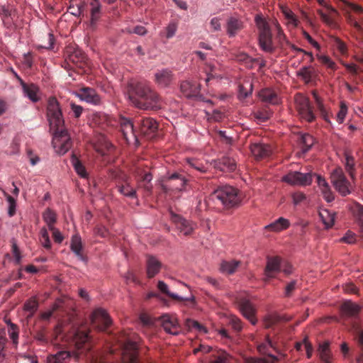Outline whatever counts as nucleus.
<instances>
[{
    "instance_id": "obj_3",
    "label": "nucleus",
    "mask_w": 363,
    "mask_h": 363,
    "mask_svg": "<svg viewBox=\"0 0 363 363\" xmlns=\"http://www.w3.org/2000/svg\"><path fill=\"white\" fill-rule=\"evenodd\" d=\"M212 197L225 209L238 207L242 199V196L238 189L227 184L218 186L213 192Z\"/></svg>"
},
{
    "instance_id": "obj_20",
    "label": "nucleus",
    "mask_w": 363,
    "mask_h": 363,
    "mask_svg": "<svg viewBox=\"0 0 363 363\" xmlns=\"http://www.w3.org/2000/svg\"><path fill=\"white\" fill-rule=\"evenodd\" d=\"M160 321L164 330L172 335H177L180 332V326L174 316L164 314L160 317Z\"/></svg>"
},
{
    "instance_id": "obj_58",
    "label": "nucleus",
    "mask_w": 363,
    "mask_h": 363,
    "mask_svg": "<svg viewBox=\"0 0 363 363\" xmlns=\"http://www.w3.org/2000/svg\"><path fill=\"white\" fill-rule=\"evenodd\" d=\"M187 162L191 167L199 172H205L206 171L205 166L198 160L188 159Z\"/></svg>"
},
{
    "instance_id": "obj_42",
    "label": "nucleus",
    "mask_w": 363,
    "mask_h": 363,
    "mask_svg": "<svg viewBox=\"0 0 363 363\" xmlns=\"http://www.w3.org/2000/svg\"><path fill=\"white\" fill-rule=\"evenodd\" d=\"M118 191L125 196L136 198L135 189L127 182L118 186Z\"/></svg>"
},
{
    "instance_id": "obj_23",
    "label": "nucleus",
    "mask_w": 363,
    "mask_h": 363,
    "mask_svg": "<svg viewBox=\"0 0 363 363\" xmlns=\"http://www.w3.org/2000/svg\"><path fill=\"white\" fill-rule=\"evenodd\" d=\"M174 79L172 72L169 69L158 70L155 74V82L160 87H167Z\"/></svg>"
},
{
    "instance_id": "obj_13",
    "label": "nucleus",
    "mask_w": 363,
    "mask_h": 363,
    "mask_svg": "<svg viewBox=\"0 0 363 363\" xmlns=\"http://www.w3.org/2000/svg\"><path fill=\"white\" fill-rule=\"evenodd\" d=\"M135 123L138 125L142 135L147 137H152L153 134L158 128V124L156 121L150 117H140L135 119Z\"/></svg>"
},
{
    "instance_id": "obj_16",
    "label": "nucleus",
    "mask_w": 363,
    "mask_h": 363,
    "mask_svg": "<svg viewBox=\"0 0 363 363\" xmlns=\"http://www.w3.org/2000/svg\"><path fill=\"white\" fill-rule=\"evenodd\" d=\"M186 182L187 180L183 175L174 173L169 177L167 184L163 186V189L166 192L169 190L182 191L185 188Z\"/></svg>"
},
{
    "instance_id": "obj_22",
    "label": "nucleus",
    "mask_w": 363,
    "mask_h": 363,
    "mask_svg": "<svg viewBox=\"0 0 363 363\" xmlns=\"http://www.w3.org/2000/svg\"><path fill=\"white\" fill-rule=\"evenodd\" d=\"M120 123L121 131L127 143L137 141V136L135 133L134 125L132 122L125 118H122Z\"/></svg>"
},
{
    "instance_id": "obj_19",
    "label": "nucleus",
    "mask_w": 363,
    "mask_h": 363,
    "mask_svg": "<svg viewBox=\"0 0 363 363\" xmlns=\"http://www.w3.org/2000/svg\"><path fill=\"white\" fill-rule=\"evenodd\" d=\"M252 155L256 160H262L269 157L272 154V147L264 143H253L250 145Z\"/></svg>"
},
{
    "instance_id": "obj_10",
    "label": "nucleus",
    "mask_w": 363,
    "mask_h": 363,
    "mask_svg": "<svg viewBox=\"0 0 363 363\" xmlns=\"http://www.w3.org/2000/svg\"><path fill=\"white\" fill-rule=\"evenodd\" d=\"M235 302L238 304L240 312L248 319L252 325H255L257 320L255 318V308L249 299L242 294L235 297Z\"/></svg>"
},
{
    "instance_id": "obj_40",
    "label": "nucleus",
    "mask_w": 363,
    "mask_h": 363,
    "mask_svg": "<svg viewBox=\"0 0 363 363\" xmlns=\"http://www.w3.org/2000/svg\"><path fill=\"white\" fill-rule=\"evenodd\" d=\"M359 310L360 308L357 304L350 301H346L342 305V311L348 316H356L359 313Z\"/></svg>"
},
{
    "instance_id": "obj_55",
    "label": "nucleus",
    "mask_w": 363,
    "mask_h": 363,
    "mask_svg": "<svg viewBox=\"0 0 363 363\" xmlns=\"http://www.w3.org/2000/svg\"><path fill=\"white\" fill-rule=\"evenodd\" d=\"M177 30V23L174 21H171L165 28L164 34L167 39H169L175 35Z\"/></svg>"
},
{
    "instance_id": "obj_63",
    "label": "nucleus",
    "mask_w": 363,
    "mask_h": 363,
    "mask_svg": "<svg viewBox=\"0 0 363 363\" xmlns=\"http://www.w3.org/2000/svg\"><path fill=\"white\" fill-rule=\"evenodd\" d=\"M277 359L272 356L269 358L264 359H255L253 357H250L247 359V363H274Z\"/></svg>"
},
{
    "instance_id": "obj_43",
    "label": "nucleus",
    "mask_w": 363,
    "mask_h": 363,
    "mask_svg": "<svg viewBox=\"0 0 363 363\" xmlns=\"http://www.w3.org/2000/svg\"><path fill=\"white\" fill-rule=\"evenodd\" d=\"M318 352L320 358L322 361L325 363L330 362V354L329 350V343L328 342H324L322 344H320L318 347Z\"/></svg>"
},
{
    "instance_id": "obj_64",
    "label": "nucleus",
    "mask_w": 363,
    "mask_h": 363,
    "mask_svg": "<svg viewBox=\"0 0 363 363\" xmlns=\"http://www.w3.org/2000/svg\"><path fill=\"white\" fill-rule=\"evenodd\" d=\"M210 28L212 32L220 31L221 30L220 19L218 17H213L210 21Z\"/></svg>"
},
{
    "instance_id": "obj_46",
    "label": "nucleus",
    "mask_w": 363,
    "mask_h": 363,
    "mask_svg": "<svg viewBox=\"0 0 363 363\" xmlns=\"http://www.w3.org/2000/svg\"><path fill=\"white\" fill-rule=\"evenodd\" d=\"M283 320L284 318L277 314L269 315L264 320V327L267 328H271ZM284 320H287V319H284Z\"/></svg>"
},
{
    "instance_id": "obj_50",
    "label": "nucleus",
    "mask_w": 363,
    "mask_h": 363,
    "mask_svg": "<svg viewBox=\"0 0 363 363\" xmlns=\"http://www.w3.org/2000/svg\"><path fill=\"white\" fill-rule=\"evenodd\" d=\"M345 169L351 177H354V159L349 153H345Z\"/></svg>"
},
{
    "instance_id": "obj_17",
    "label": "nucleus",
    "mask_w": 363,
    "mask_h": 363,
    "mask_svg": "<svg viewBox=\"0 0 363 363\" xmlns=\"http://www.w3.org/2000/svg\"><path fill=\"white\" fill-rule=\"evenodd\" d=\"M76 96L81 100L93 105H99L101 104V97L96 91L91 87L85 86L79 89L76 92Z\"/></svg>"
},
{
    "instance_id": "obj_60",
    "label": "nucleus",
    "mask_w": 363,
    "mask_h": 363,
    "mask_svg": "<svg viewBox=\"0 0 363 363\" xmlns=\"http://www.w3.org/2000/svg\"><path fill=\"white\" fill-rule=\"evenodd\" d=\"M347 111V107L344 103H341L340 110L337 114V121L341 124L343 123Z\"/></svg>"
},
{
    "instance_id": "obj_51",
    "label": "nucleus",
    "mask_w": 363,
    "mask_h": 363,
    "mask_svg": "<svg viewBox=\"0 0 363 363\" xmlns=\"http://www.w3.org/2000/svg\"><path fill=\"white\" fill-rule=\"evenodd\" d=\"M93 122L104 129L108 124V116L104 113H97L93 116Z\"/></svg>"
},
{
    "instance_id": "obj_52",
    "label": "nucleus",
    "mask_w": 363,
    "mask_h": 363,
    "mask_svg": "<svg viewBox=\"0 0 363 363\" xmlns=\"http://www.w3.org/2000/svg\"><path fill=\"white\" fill-rule=\"evenodd\" d=\"M312 74L313 72L311 67H303L297 72L298 76L301 77L306 83L311 82Z\"/></svg>"
},
{
    "instance_id": "obj_26",
    "label": "nucleus",
    "mask_w": 363,
    "mask_h": 363,
    "mask_svg": "<svg viewBox=\"0 0 363 363\" xmlns=\"http://www.w3.org/2000/svg\"><path fill=\"white\" fill-rule=\"evenodd\" d=\"M157 289L163 294H166L169 297L172 298L174 300L182 301H190L193 305L195 304V298L193 296H191L190 298H184L182 297H180L179 296L171 293L169 291L168 286L163 281H159L157 283Z\"/></svg>"
},
{
    "instance_id": "obj_12",
    "label": "nucleus",
    "mask_w": 363,
    "mask_h": 363,
    "mask_svg": "<svg viewBox=\"0 0 363 363\" xmlns=\"http://www.w3.org/2000/svg\"><path fill=\"white\" fill-rule=\"evenodd\" d=\"M313 174L301 173L300 172H291L284 177V182L291 185L307 186L310 185L313 181Z\"/></svg>"
},
{
    "instance_id": "obj_25",
    "label": "nucleus",
    "mask_w": 363,
    "mask_h": 363,
    "mask_svg": "<svg viewBox=\"0 0 363 363\" xmlns=\"http://www.w3.org/2000/svg\"><path fill=\"white\" fill-rule=\"evenodd\" d=\"M180 89L183 94L187 98L196 97L200 93V86L196 82H183L180 85Z\"/></svg>"
},
{
    "instance_id": "obj_1",
    "label": "nucleus",
    "mask_w": 363,
    "mask_h": 363,
    "mask_svg": "<svg viewBox=\"0 0 363 363\" xmlns=\"http://www.w3.org/2000/svg\"><path fill=\"white\" fill-rule=\"evenodd\" d=\"M127 93L130 101L140 109L157 111L162 108L161 96L147 82H130Z\"/></svg>"
},
{
    "instance_id": "obj_11",
    "label": "nucleus",
    "mask_w": 363,
    "mask_h": 363,
    "mask_svg": "<svg viewBox=\"0 0 363 363\" xmlns=\"http://www.w3.org/2000/svg\"><path fill=\"white\" fill-rule=\"evenodd\" d=\"M92 325L100 331L106 330L111 324V320L102 308L96 309L91 315Z\"/></svg>"
},
{
    "instance_id": "obj_2",
    "label": "nucleus",
    "mask_w": 363,
    "mask_h": 363,
    "mask_svg": "<svg viewBox=\"0 0 363 363\" xmlns=\"http://www.w3.org/2000/svg\"><path fill=\"white\" fill-rule=\"evenodd\" d=\"M69 337L72 339V343L77 350L72 352L76 359H79L82 354L87 355L89 354L88 358L90 359V363H106L101 357L91 352L92 345L86 332L76 330L69 335Z\"/></svg>"
},
{
    "instance_id": "obj_21",
    "label": "nucleus",
    "mask_w": 363,
    "mask_h": 363,
    "mask_svg": "<svg viewBox=\"0 0 363 363\" xmlns=\"http://www.w3.org/2000/svg\"><path fill=\"white\" fill-rule=\"evenodd\" d=\"M145 267L147 277L149 279H152L160 272L162 264L156 257L152 255H147Z\"/></svg>"
},
{
    "instance_id": "obj_37",
    "label": "nucleus",
    "mask_w": 363,
    "mask_h": 363,
    "mask_svg": "<svg viewBox=\"0 0 363 363\" xmlns=\"http://www.w3.org/2000/svg\"><path fill=\"white\" fill-rule=\"evenodd\" d=\"M64 301L62 300H57L55 303L52 310L47 312H44L41 315V318L43 320H49L52 316L55 315V313L58 311H63L64 310ZM61 314H56V316H60Z\"/></svg>"
},
{
    "instance_id": "obj_7",
    "label": "nucleus",
    "mask_w": 363,
    "mask_h": 363,
    "mask_svg": "<svg viewBox=\"0 0 363 363\" xmlns=\"http://www.w3.org/2000/svg\"><path fill=\"white\" fill-rule=\"evenodd\" d=\"M296 108L300 117L307 122H312L315 116L310 104L309 99L302 94H296L294 97Z\"/></svg>"
},
{
    "instance_id": "obj_14",
    "label": "nucleus",
    "mask_w": 363,
    "mask_h": 363,
    "mask_svg": "<svg viewBox=\"0 0 363 363\" xmlns=\"http://www.w3.org/2000/svg\"><path fill=\"white\" fill-rule=\"evenodd\" d=\"M170 219L177 229L184 235H191L196 226L192 222L173 212H171Z\"/></svg>"
},
{
    "instance_id": "obj_18",
    "label": "nucleus",
    "mask_w": 363,
    "mask_h": 363,
    "mask_svg": "<svg viewBox=\"0 0 363 363\" xmlns=\"http://www.w3.org/2000/svg\"><path fill=\"white\" fill-rule=\"evenodd\" d=\"M281 259L279 257H268L264 269L265 281L275 277L276 274L281 272Z\"/></svg>"
},
{
    "instance_id": "obj_53",
    "label": "nucleus",
    "mask_w": 363,
    "mask_h": 363,
    "mask_svg": "<svg viewBox=\"0 0 363 363\" xmlns=\"http://www.w3.org/2000/svg\"><path fill=\"white\" fill-rule=\"evenodd\" d=\"M313 96L315 98L316 106H317L318 111L320 113V115L322 116V117L323 118V119L325 121L329 122V116H328L326 108H325L322 101L320 100L319 96L315 93H313Z\"/></svg>"
},
{
    "instance_id": "obj_62",
    "label": "nucleus",
    "mask_w": 363,
    "mask_h": 363,
    "mask_svg": "<svg viewBox=\"0 0 363 363\" xmlns=\"http://www.w3.org/2000/svg\"><path fill=\"white\" fill-rule=\"evenodd\" d=\"M229 325L236 332H240L242 329V323L241 320L235 316L230 318L229 320Z\"/></svg>"
},
{
    "instance_id": "obj_57",
    "label": "nucleus",
    "mask_w": 363,
    "mask_h": 363,
    "mask_svg": "<svg viewBox=\"0 0 363 363\" xmlns=\"http://www.w3.org/2000/svg\"><path fill=\"white\" fill-rule=\"evenodd\" d=\"M38 303L33 299L28 300L24 304V310L30 313L29 316H32L35 311L38 309Z\"/></svg>"
},
{
    "instance_id": "obj_9",
    "label": "nucleus",
    "mask_w": 363,
    "mask_h": 363,
    "mask_svg": "<svg viewBox=\"0 0 363 363\" xmlns=\"http://www.w3.org/2000/svg\"><path fill=\"white\" fill-rule=\"evenodd\" d=\"M342 3L345 6L346 9V18L347 23L353 26L357 31L362 32L363 31V26L359 22L360 18H357L352 13H350V10L354 11L357 14H362L363 9L356 4L350 3L345 0H342Z\"/></svg>"
},
{
    "instance_id": "obj_41",
    "label": "nucleus",
    "mask_w": 363,
    "mask_h": 363,
    "mask_svg": "<svg viewBox=\"0 0 363 363\" xmlns=\"http://www.w3.org/2000/svg\"><path fill=\"white\" fill-rule=\"evenodd\" d=\"M69 59L74 64L84 63L86 60V56L82 50L76 48L69 55Z\"/></svg>"
},
{
    "instance_id": "obj_5",
    "label": "nucleus",
    "mask_w": 363,
    "mask_h": 363,
    "mask_svg": "<svg viewBox=\"0 0 363 363\" xmlns=\"http://www.w3.org/2000/svg\"><path fill=\"white\" fill-rule=\"evenodd\" d=\"M256 23L258 29V42L259 48L265 52H274L276 46L272 40V33L269 24L261 18H256Z\"/></svg>"
},
{
    "instance_id": "obj_30",
    "label": "nucleus",
    "mask_w": 363,
    "mask_h": 363,
    "mask_svg": "<svg viewBox=\"0 0 363 363\" xmlns=\"http://www.w3.org/2000/svg\"><path fill=\"white\" fill-rule=\"evenodd\" d=\"M91 19L90 26L94 29L95 28L96 21L100 18L101 13V4L99 0H91L90 3Z\"/></svg>"
},
{
    "instance_id": "obj_56",
    "label": "nucleus",
    "mask_w": 363,
    "mask_h": 363,
    "mask_svg": "<svg viewBox=\"0 0 363 363\" xmlns=\"http://www.w3.org/2000/svg\"><path fill=\"white\" fill-rule=\"evenodd\" d=\"M4 196L9 203V216H13L16 213V199L9 194L4 192Z\"/></svg>"
},
{
    "instance_id": "obj_48",
    "label": "nucleus",
    "mask_w": 363,
    "mask_h": 363,
    "mask_svg": "<svg viewBox=\"0 0 363 363\" xmlns=\"http://www.w3.org/2000/svg\"><path fill=\"white\" fill-rule=\"evenodd\" d=\"M210 363H231V357L225 351H220Z\"/></svg>"
},
{
    "instance_id": "obj_36",
    "label": "nucleus",
    "mask_w": 363,
    "mask_h": 363,
    "mask_svg": "<svg viewBox=\"0 0 363 363\" xmlns=\"http://www.w3.org/2000/svg\"><path fill=\"white\" fill-rule=\"evenodd\" d=\"M22 88L25 95L28 96L30 101L35 103L40 100V98L38 96L39 88L36 85L34 84H31L30 85L25 84Z\"/></svg>"
},
{
    "instance_id": "obj_33",
    "label": "nucleus",
    "mask_w": 363,
    "mask_h": 363,
    "mask_svg": "<svg viewBox=\"0 0 363 363\" xmlns=\"http://www.w3.org/2000/svg\"><path fill=\"white\" fill-rule=\"evenodd\" d=\"M259 97L263 101L271 104H277L279 102L276 92L270 89H262L259 92Z\"/></svg>"
},
{
    "instance_id": "obj_27",
    "label": "nucleus",
    "mask_w": 363,
    "mask_h": 363,
    "mask_svg": "<svg viewBox=\"0 0 363 363\" xmlns=\"http://www.w3.org/2000/svg\"><path fill=\"white\" fill-rule=\"evenodd\" d=\"M290 226V222L288 219L280 217L272 223L265 226V229L269 231L279 233L287 229Z\"/></svg>"
},
{
    "instance_id": "obj_15",
    "label": "nucleus",
    "mask_w": 363,
    "mask_h": 363,
    "mask_svg": "<svg viewBox=\"0 0 363 363\" xmlns=\"http://www.w3.org/2000/svg\"><path fill=\"white\" fill-rule=\"evenodd\" d=\"M55 135V144L60 147L59 152L60 154L66 153L72 147V142L68 135L67 130L65 126L58 131H52Z\"/></svg>"
},
{
    "instance_id": "obj_31",
    "label": "nucleus",
    "mask_w": 363,
    "mask_h": 363,
    "mask_svg": "<svg viewBox=\"0 0 363 363\" xmlns=\"http://www.w3.org/2000/svg\"><path fill=\"white\" fill-rule=\"evenodd\" d=\"M314 141L313 137L308 133L301 134L298 137V143L303 153H306L311 149Z\"/></svg>"
},
{
    "instance_id": "obj_6",
    "label": "nucleus",
    "mask_w": 363,
    "mask_h": 363,
    "mask_svg": "<svg viewBox=\"0 0 363 363\" xmlns=\"http://www.w3.org/2000/svg\"><path fill=\"white\" fill-rule=\"evenodd\" d=\"M121 363H139L138 345L135 340L128 337L121 344Z\"/></svg>"
},
{
    "instance_id": "obj_8",
    "label": "nucleus",
    "mask_w": 363,
    "mask_h": 363,
    "mask_svg": "<svg viewBox=\"0 0 363 363\" xmlns=\"http://www.w3.org/2000/svg\"><path fill=\"white\" fill-rule=\"evenodd\" d=\"M331 182L335 189L342 196L350 193V184L346 179L343 171L340 168L335 169L331 174Z\"/></svg>"
},
{
    "instance_id": "obj_61",
    "label": "nucleus",
    "mask_w": 363,
    "mask_h": 363,
    "mask_svg": "<svg viewBox=\"0 0 363 363\" xmlns=\"http://www.w3.org/2000/svg\"><path fill=\"white\" fill-rule=\"evenodd\" d=\"M221 74L217 73L216 67L213 65L208 66V70L207 72V78L206 79V82L208 83L211 79L214 78H221Z\"/></svg>"
},
{
    "instance_id": "obj_35",
    "label": "nucleus",
    "mask_w": 363,
    "mask_h": 363,
    "mask_svg": "<svg viewBox=\"0 0 363 363\" xmlns=\"http://www.w3.org/2000/svg\"><path fill=\"white\" fill-rule=\"evenodd\" d=\"M320 218L327 228H331L335 223V213L328 209H322L319 212Z\"/></svg>"
},
{
    "instance_id": "obj_59",
    "label": "nucleus",
    "mask_w": 363,
    "mask_h": 363,
    "mask_svg": "<svg viewBox=\"0 0 363 363\" xmlns=\"http://www.w3.org/2000/svg\"><path fill=\"white\" fill-rule=\"evenodd\" d=\"M318 57V60L321 64L327 66L328 68L331 69H335L336 65L333 61H332V60L329 57L326 55H320Z\"/></svg>"
},
{
    "instance_id": "obj_44",
    "label": "nucleus",
    "mask_w": 363,
    "mask_h": 363,
    "mask_svg": "<svg viewBox=\"0 0 363 363\" xmlns=\"http://www.w3.org/2000/svg\"><path fill=\"white\" fill-rule=\"evenodd\" d=\"M72 164L74 168L75 172L79 176L82 178L87 177V172L85 167L77 157L73 156L72 157Z\"/></svg>"
},
{
    "instance_id": "obj_45",
    "label": "nucleus",
    "mask_w": 363,
    "mask_h": 363,
    "mask_svg": "<svg viewBox=\"0 0 363 363\" xmlns=\"http://www.w3.org/2000/svg\"><path fill=\"white\" fill-rule=\"evenodd\" d=\"M8 325V333L10 338L12 340L13 343L18 344V328L16 324L12 323L10 320L6 321Z\"/></svg>"
},
{
    "instance_id": "obj_4",
    "label": "nucleus",
    "mask_w": 363,
    "mask_h": 363,
    "mask_svg": "<svg viewBox=\"0 0 363 363\" xmlns=\"http://www.w3.org/2000/svg\"><path fill=\"white\" fill-rule=\"evenodd\" d=\"M46 117L51 131H58L65 126L62 107L55 96H50L48 99Z\"/></svg>"
},
{
    "instance_id": "obj_54",
    "label": "nucleus",
    "mask_w": 363,
    "mask_h": 363,
    "mask_svg": "<svg viewBox=\"0 0 363 363\" xmlns=\"http://www.w3.org/2000/svg\"><path fill=\"white\" fill-rule=\"evenodd\" d=\"M281 11H282V13L284 15L285 18L287 20H289V21L290 23L294 24L295 26H298V23L299 21L297 19V18L295 16V14L294 13V12L290 9H289L286 6H282L281 7Z\"/></svg>"
},
{
    "instance_id": "obj_29",
    "label": "nucleus",
    "mask_w": 363,
    "mask_h": 363,
    "mask_svg": "<svg viewBox=\"0 0 363 363\" xmlns=\"http://www.w3.org/2000/svg\"><path fill=\"white\" fill-rule=\"evenodd\" d=\"M71 250L82 260L84 259L82 254V242L81 237L79 234L72 235L70 244Z\"/></svg>"
},
{
    "instance_id": "obj_28",
    "label": "nucleus",
    "mask_w": 363,
    "mask_h": 363,
    "mask_svg": "<svg viewBox=\"0 0 363 363\" xmlns=\"http://www.w3.org/2000/svg\"><path fill=\"white\" fill-rule=\"evenodd\" d=\"M216 167L221 171L233 172L236 169V163L234 159L229 157H223L216 162Z\"/></svg>"
},
{
    "instance_id": "obj_38",
    "label": "nucleus",
    "mask_w": 363,
    "mask_h": 363,
    "mask_svg": "<svg viewBox=\"0 0 363 363\" xmlns=\"http://www.w3.org/2000/svg\"><path fill=\"white\" fill-rule=\"evenodd\" d=\"M43 219L46 223L48 229L55 227L57 222V214L50 208H47L43 213Z\"/></svg>"
},
{
    "instance_id": "obj_39",
    "label": "nucleus",
    "mask_w": 363,
    "mask_h": 363,
    "mask_svg": "<svg viewBox=\"0 0 363 363\" xmlns=\"http://www.w3.org/2000/svg\"><path fill=\"white\" fill-rule=\"evenodd\" d=\"M240 262L239 261H223L220 264V270L223 273L232 274L235 272Z\"/></svg>"
},
{
    "instance_id": "obj_47",
    "label": "nucleus",
    "mask_w": 363,
    "mask_h": 363,
    "mask_svg": "<svg viewBox=\"0 0 363 363\" xmlns=\"http://www.w3.org/2000/svg\"><path fill=\"white\" fill-rule=\"evenodd\" d=\"M84 7L85 4L83 3L77 4L76 5L71 4L68 8L67 11L74 16H84Z\"/></svg>"
},
{
    "instance_id": "obj_34",
    "label": "nucleus",
    "mask_w": 363,
    "mask_h": 363,
    "mask_svg": "<svg viewBox=\"0 0 363 363\" xmlns=\"http://www.w3.org/2000/svg\"><path fill=\"white\" fill-rule=\"evenodd\" d=\"M72 356V353L68 351H60L55 354H51L48 357V363H67V359Z\"/></svg>"
},
{
    "instance_id": "obj_24",
    "label": "nucleus",
    "mask_w": 363,
    "mask_h": 363,
    "mask_svg": "<svg viewBox=\"0 0 363 363\" xmlns=\"http://www.w3.org/2000/svg\"><path fill=\"white\" fill-rule=\"evenodd\" d=\"M349 210L359 226V233L363 238V206L357 202H353L349 205Z\"/></svg>"
},
{
    "instance_id": "obj_32",
    "label": "nucleus",
    "mask_w": 363,
    "mask_h": 363,
    "mask_svg": "<svg viewBox=\"0 0 363 363\" xmlns=\"http://www.w3.org/2000/svg\"><path fill=\"white\" fill-rule=\"evenodd\" d=\"M242 28V23L240 20L231 17L227 22V33L229 37H234Z\"/></svg>"
},
{
    "instance_id": "obj_49",
    "label": "nucleus",
    "mask_w": 363,
    "mask_h": 363,
    "mask_svg": "<svg viewBox=\"0 0 363 363\" xmlns=\"http://www.w3.org/2000/svg\"><path fill=\"white\" fill-rule=\"evenodd\" d=\"M40 241L45 249L50 250L51 248V242L48 230L45 227L42 228L40 231Z\"/></svg>"
}]
</instances>
